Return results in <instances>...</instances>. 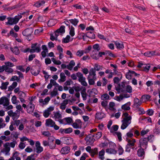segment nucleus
I'll list each match as a JSON object with an SVG mask.
<instances>
[{"instance_id": "1", "label": "nucleus", "mask_w": 160, "mask_h": 160, "mask_svg": "<svg viewBox=\"0 0 160 160\" xmlns=\"http://www.w3.org/2000/svg\"><path fill=\"white\" fill-rule=\"evenodd\" d=\"M132 112H130V114L128 112H123L121 122L122 124L121 126V128L124 130L132 122V117L131 114Z\"/></svg>"}, {"instance_id": "2", "label": "nucleus", "mask_w": 160, "mask_h": 160, "mask_svg": "<svg viewBox=\"0 0 160 160\" xmlns=\"http://www.w3.org/2000/svg\"><path fill=\"white\" fill-rule=\"evenodd\" d=\"M31 48H32L30 49V52H39L41 50V44L38 43L37 42L32 44L31 45Z\"/></svg>"}, {"instance_id": "3", "label": "nucleus", "mask_w": 160, "mask_h": 160, "mask_svg": "<svg viewBox=\"0 0 160 160\" xmlns=\"http://www.w3.org/2000/svg\"><path fill=\"white\" fill-rule=\"evenodd\" d=\"M58 121L64 125H70L73 122V120L71 117H68L64 118L62 119H59Z\"/></svg>"}, {"instance_id": "4", "label": "nucleus", "mask_w": 160, "mask_h": 160, "mask_svg": "<svg viewBox=\"0 0 160 160\" xmlns=\"http://www.w3.org/2000/svg\"><path fill=\"white\" fill-rule=\"evenodd\" d=\"M95 139L94 138L93 135L91 134L87 136L84 138V140L86 142V143L87 145L92 144L94 142Z\"/></svg>"}, {"instance_id": "5", "label": "nucleus", "mask_w": 160, "mask_h": 160, "mask_svg": "<svg viewBox=\"0 0 160 160\" xmlns=\"http://www.w3.org/2000/svg\"><path fill=\"white\" fill-rule=\"evenodd\" d=\"M72 125L74 128L80 129L82 127V122L80 119H77L75 120L74 122H73L72 123Z\"/></svg>"}, {"instance_id": "6", "label": "nucleus", "mask_w": 160, "mask_h": 160, "mask_svg": "<svg viewBox=\"0 0 160 160\" xmlns=\"http://www.w3.org/2000/svg\"><path fill=\"white\" fill-rule=\"evenodd\" d=\"M146 138H142L139 140L140 147L146 149L148 147V142Z\"/></svg>"}, {"instance_id": "7", "label": "nucleus", "mask_w": 160, "mask_h": 160, "mask_svg": "<svg viewBox=\"0 0 160 160\" xmlns=\"http://www.w3.org/2000/svg\"><path fill=\"white\" fill-rule=\"evenodd\" d=\"M0 104H3L4 106H7L9 104V100L6 97H3L0 98Z\"/></svg>"}, {"instance_id": "8", "label": "nucleus", "mask_w": 160, "mask_h": 160, "mask_svg": "<svg viewBox=\"0 0 160 160\" xmlns=\"http://www.w3.org/2000/svg\"><path fill=\"white\" fill-rule=\"evenodd\" d=\"M54 110V107L52 106L49 107L43 112V116L46 118L49 117L51 114V112Z\"/></svg>"}, {"instance_id": "9", "label": "nucleus", "mask_w": 160, "mask_h": 160, "mask_svg": "<svg viewBox=\"0 0 160 160\" xmlns=\"http://www.w3.org/2000/svg\"><path fill=\"white\" fill-rule=\"evenodd\" d=\"M8 21L6 22L7 24H8L12 25L13 24H16L18 23L19 20V18L15 17L14 18H8Z\"/></svg>"}, {"instance_id": "10", "label": "nucleus", "mask_w": 160, "mask_h": 160, "mask_svg": "<svg viewBox=\"0 0 160 160\" xmlns=\"http://www.w3.org/2000/svg\"><path fill=\"white\" fill-rule=\"evenodd\" d=\"M137 154L138 157H141V159H144L145 154L144 148L140 147L137 150Z\"/></svg>"}, {"instance_id": "11", "label": "nucleus", "mask_w": 160, "mask_h": 160, "mask_svg": "<svg viewBox=\"0 0 160 160\" xmlns=\"http://www.w3.org/2000/svg\"><path fill=\"white\" fill-rule=\"evenodd\" d=\"M65 32V27L64 26H61L60 28L58 29L55 32V35L58 37L59 34H61Z\"/></svg>"}, {"instance_id": "12", "label": "nucleus", "mask_w": 160, "mask_h": 160, "mask_svg": "<svg viewBox=\"0 0 160 160\" xmlns=\"http://www.w3.org/2000/svg\"><path fill=\"white\" fill-rule=\"evenodd\" d=\"M126 141L128 142L127 146H129L130 147H132V148L134 146L135 143L136 142V140L135 139L132 138H127Z\"/></svg>"}, {"instance_id": "13", "label": "nucleus", "mask_w": 160, "mask_h": 160, "mask_svg": "<svg viewBox=\"0 0 160 160\" xmlns=\"http://www.w3.org/2000/svg\"><path fill=\"white\" fill-rule=\"evenodd\" d=\"M35 108V106L33 103H28L27 107V112L28 113H31Z\"/></svg>"}, {"instance_id": "14", "label": "nucleus", "mask_w": 160, "mask_h": 160, "mask_svg": "<svg viewBox=\"0 0 160 160\" xmlns=\"http://www.w3.org/2000/svg\"><path fill=\"white\" fill-rule=\"evenodd\" d=\"M141 104L142 102L138 98H136L134 99L133 107L134 108H138Z\"/></svg>"}, {"instance_id": "15", "label": "nucleus", "mask_w": 160, "mask_h": 160, "mask_svg": "<svg viewBox=\"0 0 160 160\" xmlns=\"http://www.w3.org/2000/svg\"><path fill=\"white\" fill-rule=\"evenodd\" d=\"M113 42L118 49L121 50L124 48V45L122 42L117 41H114Z\"/></svg>"}, {"instance_id": "16", "label": "nucleus", "mask_w": 160, "mask_h": 160, "mask_svg": "<svg viewBox=\"0 0 160 160\" xmlns=\"http://www.w3.org/2000/svg\"><path fill=\"white\" fill-rule=\"evenodd\" d=\"M88 78L97 79L96 77V71L93 69H91L89 72V75Z\"/></svg>"}, {"instance_id": "17", "label": "nucleus", "mask_w": 160, "mask_h": 160, "mask_svg": "<svg viewBox=\"0 0 160 160\" xmlns=\"http://www.w3.org/2000/svg\"><path fill=\"white\" fill-rule=\"evenodd\" d=\"M70 150V148L69 147H64L62 148L61 152L62 154H66L69 152Z\"/></svg>"}, {"instance_id": "18", "label": "nucleus", "mask_w": 160, "mask_h": 160, "mask_svg": "<svg viewBox=\"0 0 160 160\" xmlns=\"http://www.w3.org/2000/svg\"><path fill=\"white\" fill-rule=\"evenodd\" d=\"M98 52L96 50H93L91 52V56L93 59L96 60L99 59V56L98 54Z\"/></svg>"}, {"instance_id": "19", "label": "nucleus", "mask_w": 160, "mask_h": 160, "mask_svg": "<svg viewBox=\"0 0 160 160\" xmlns=\"http://www.w3.org/2000/svg\"><path fill=\"white\" fill-rule=\"evenodd\" d=\"M73 39V38H71L70 35H67L65 38H63L62 39V42L63 43H68L70 41H72Z\"/></svg>"}, {"instance_id": "20", "label": "nucleus", "mask_w": 160, "mask_h": 160, "mask_svg": "<svg viewBox=\"0 0 160 160\" xmlns=\"http://www.w3.org/2000/svg\"><path fill=\"white\" fill-rule=\"evenodd\" d=\"M55 122L50 119H49L46 120L45 124L47 126H50L52 127L55 124Z\"/></svg>"}, {"instance_id": "21", "label": "nucleus", "mask_w": 160, "mask_h": 160, "mask_svg": "<svg viewBox=\"0 0 160 160\" xmlns=\"http://www.w3.org/2000/svg\"><path fill=\"white\" fill-rule=\"evenodd\" d=\"M131 132L134 133V136L136 138H138L140 134L139 131L137 129L136 127L132 128L131 129Z\"/></svg>"}, {"instance_id": "22", "label": "nucleus", "mask_w": 160, "mask_h": 160, "mask_svg": "<svg viewBox=\"0 0 160 160\" xmlns=\"http://www.w3.org/2000/svg\"><path fill=\"white\" fill-rule=\"evenodd\" d=\"M105 117V114L102 112H97L96 114L95 118L97 119H102Z\"/></svg>"}, {"instance_id": "23", "label": "nucleus", "mask_w": 160, "mask_h": 160, "mask_svg": "<svg viewBox=\"0 0 160 160\" xmlns=\"http://www.w3.org/2000/svg\"><path fill=\"white\" fill-rule=\"evenodd\" d=\"M75 65V63L74 60H72L67 65V69L69 70H71L73 67Z\"/></svg>"}, {"instance_id": "24", "label": "nucleus", "mask_w": 160, "mask_h": 160, "mask_svg": "<svg viewBox=\"0 0 160 160\" xmlns=\"http://www.w3.org/2000/svg\"><path fill=\"white\" fill-rule=\"evenodd\" d=\"M130 102H128L122 106V110L126 111L130 109Z\"/></svg>"}, {"instance_id": "25", "label": "nucleus", "mask_w": 160, "mask_h": 160, "mask_svg": "<svg viewBox=\"0 0 160 160\" xmlns=\"http://www.w3.org/2000/svg\"><path fill=\"white\" fill-rule=\"evenodd\" d=\"M45 3L44 0H39L36 2L34 4V6L37 8H39L43 5Z\"/></svg>"}, {"instance_id": "26", "label": "nucleus", "mask_w": 160, "mask_h": 160, "mask_svg": "<svg viewBox=\"0 0 160 160\" xmlns=\"http://www.w3.org/2000/svg\"><path fill=\"white\" fill-rule=\"evenodd\" d=\"M69 34L70 36L71 37H73L75 35L74 28L72 25L71 26V27L69 28Z\"/></svg>"}, {"instance_id": "27", "label": "nucleus", "mask_w": 160, "mask_h": 160, "mask_svg": "<svg viewBox=\"0 0 160 160\" xmlns=\"http://www.w3.org/2000/svg\"><path fill=\"white\" fill-rule=\"evenodd\" d=\"M81 94L83 100H85L87 98V94L86 92V89L85 88H83L81 91Z\"/></svg>"}, {"instance_id": "28", "label": "nucleus", "mask_w": 160, "mask_h": 160, "mask_svg": "<svg viewBox=\"0 0 160 160\" xmlns=\"http://www.w3.org/2000/svg\"><path fill=\"white\" fill-rule=\"evenodd\" d=\"M105 154V150L102 149L99 152L98 158L101 160H103L104 159V155Z\"/></svg>"}, {"instance_id": "29", "label": "nucleus", "mask_w": 160, "mask_h": 160, "mask_svg": "<svg viewBox=\"0 0 160 160\" xmlns=\"http://www.w3.org/2000/svg\"><path fill=\"white\" fill-rule=\"evenodd\" d=\"M135 72L133 71H129V72L126 74V77L128 80H130L132 78V74L134 73Z\"/></svg>"}, {"instance_id": "30", "label": "nucleus", "mask_w": 160, "mask_h": 160, "mask_svg": "<svg viewBox=\"0 0 160 160\" xmlns=\"http://www.w3.org/2000/svg\"><path fill=\"white\" fill-rule=\"evenodd\" d=\"M91 156L92 157H93L95 155H98V149L97 148H95L94 149H92L90 152Z\"/></svg>"}, {"instance_id": "31", "label": "nucleus", "mask_w": 160, "mask_h": 160, "mask_svg": "<svg viewBox=\"0 0 160 160\" xmlns=\"http://www.w3.org/2000/svg\"><path fill=\"white\" fill-rule=\"evenodd\" d=\"M151 98V96L149 95H143L142 97L141 100L143 102H146L149 100Z\"/></svg>"}, {"instance_id": "32", "label": "nucleus", "mask_w": 160, "mask_h": 160, "mask_svg": "<svg viewBox=\"0 0 160 160\" xmlns=\"http://www.w3.org/2000/svg\"><path fill=\"white\" fill-rule=\"evenodd\" d=\"M9 143L8 142H6L4 145V151L6 153H8L10 151V148L9 147Z\"/></svg>"}, {"instance_id": "33", "label": "nucleus", "mask_w": 160, "mask_h": 160, "mask_svg": "<svg viewBox=\"0 0 160 160\" xmlns=\"http://www.w3.org/2000/svg\"><path fill=\"white\" fill-rule=\"evenodd\" d=\"M69 22L74 26H76L79 22L78 20L76 18L71 19L69 20Z\"/></svg>"}, {"instance_id": "34", "label": "nucleus", "mask_w": 160, "mask_h": 160, "mask_svg": "<svg viewBox=\"0 0 160 160\" xmlns=\"http://www.w3.org/2000/svg\"><path fill=\"white\" fill-rule=\"evenodd\" d=\"M60 79L58 80V81L62 82H64L66 79V77L63 72H61L60 74Z\"/></svg>"}, {"instance_id": "35", "label": "nucleus", "mask_w": 160, "mask_h": 160, "mask_svg": "<svg viewBox=\"0 0 160 160\" xmlns=\"http://www.w3.org/2000/svg\"><path fill=\"white\" fill-rule=\"evenodd\" d=\"M9 84L8 82H2L0 88L2 90H6L7 88V86Z\"/></svg>"}, {"instance_id": "36", "label": "nucleus", "mask_w": 160, "mask_h": 160, "mask_svg": "<svg viewBox=\"0 0 160 160\" xmlns=\"http://www.w3.org/2000/svg\"><path fill=\"white\" fill-rule=\"evenodd\" d=\"M22 35L26 37H28L31 35V33L29 29H26L22 32Z\"/></svg>"}, {"instance_id": "37", "label": "nucleus", "mask_w": 160, "mask_h": 160, "mask_svg": "<svg viewBox=\"0 0 160 160\" xmlns=\"http://www.w3.org/2000/svg\"><path fill=\"white\" fill-rule=\"evenodd\" d=\"M11 49L12 51L16 55H18L19 53V51L17 47H16L13 48H12Z\"/></svg>"}, {"instance_id": "38", "label": "nucleus", "mask_w": 160, "mask_h": 160, "mask_svg": "<svg viewBox=\"0 0 160 160\" xmlns=\"http://www.w3.org/2000/svg\"><path fill=\"white\" fill-rule=\"evenodd\" d=\"M85 36V33H84L83 32H78V35L77 36V38H78V39H83V40H84V37Z\"/></svg>"}, {"instance_id": "39", "label": "nucleus", "mask_w": 160, "mask_h": 160, "mask_svg": "<svg viewBox=\"0 0 160 160\" xmlns=\"http://www.w3.org/2000/svg\"><path fill=\"white\" fill-rule=\"evenodd\" d=\"M77 77L78 78V81L79 82L80 81L83 80V79L85 78L83 77V74L80 72H78L77 73Z\"/></svg>"}, {"instance_id": "40", "label": "nucleus", "mask_w": 160, "mask_h": 160, "mask_svg": "<svg viewBox=\"0 0 160 160\" xmlns=\"http://www.w3.org/2000/svg\"><path fill=\"white\" fill-rule=\"evenodd\" d=\"M151 68V66L149 64H148L145 66H143L142 67V70L146 72H148L149 70Z\"/></svg>"}, {"instance_id": "41", "label": "nucleus", "mask_w": 160, "mask_h": 160, "mask_svg": "<svg viewBox=\"0 0 160 160\" xmlns=\"http://www.w3.org/2000/svg\"><path fill=\"white\" fill-rule=\"evenodd\" d=\"M95 139H99L102 136L101 132H98L97 133L93 135Z\"/></svg>"}, {"instance_id": "42", "label": "nucleus", "mask_w": 160, "mask_h": 160, "mask_svg": "<svg viewBox=\"0 0 160 160\" xmlns=\"http://www.w3.org/2000/svg\"><path fill=\"white\" fill-rule=\"evenodd\" d=\"M106 151L107 153L110 154H116L117 152V151L116 150L111 148H107L106 149Z\"/></svg>"}, {"instance_id": "43", "label": "nucleus", "mask_w": 160, "mask_h": 160, "mask_svg": "<svg viewBox=\"0 0 160 160\" xmlns=\"http://www.w3.org/2000/svg\"><path fill=\"white\" fill-rule=\"evenodd\" d=\"M8 115L10 117H12L13 118L16 117L17 116V113L16 112H13L12 110H10L8 112Z\"/></svg>"}, {"instance_id": "44", "label": "nucleus", "mask_w": 160, "mask_h": 160, "mask_svg": "<svg viewBox=\"0 0 160 160\" xmlns=\"http://www.w3.org/2000/svg\"><path fill=\"white\" fill-rule=\"evenodd\" d=\"M84 53V50H79L76 52V55L78 57H81L83 55Z\"/></svg>"}, {"instance_id": "45", "label": "nucleus", "mask_w": 160, "mask_h": 160, "mask_svg": "<svg viewBox=\"0 0 160 160\" xmlns=\"http://www.w3.org/2000/svg\"><path fill=\"white\" fill-rule=\"evenodd\" d=\"M58 92L56 88H55L51 92L50 95L52 97L56 96L58 94Z\"/></svg>"}, {"instance_id": "46", "label": "nucleus", "mask_w": 160, "mask_h": 160, "mask_svg": "<svg viewBox=\"0 0 160 160\" xmlns=\"http://www.w3.org/2000/svg\"><path fill=\"white\" fill-rule=\"evenodd\" d=\"M88 80V83L90 85H93L95 84L94 81L96 79L93 78H87Z\"/></svg>"}, {"instance_id": "47", "label": "nucleus", "mask_w": 160, "mask_h": 160, "mask_svg": "<svg viewBox=\"0 0 160 160\" xmlns=\"http://www.w3.org/2000/svg\"><path fill=\"white\" fill-rule=\"evenodd\" d=\"M54 116L55 119H58V120L59 119H61V118H62V115L59 112L55 113Z\"/></svg>"}, {"instance_id": "48", "label": "nucleus", "mask_w": 160, "mask_h": 160, "mask_svg": "<svg viewBox=\"0 0 160 160\" xmlns=\"http://www.w3.org/2000/svg\"><path fill=\"white\" fill-rule=\"evenodd\" d=\"M118 154L119 155H121L123 153L124 150L122 147L119 145L118 146Z\"/></svg>"}, {"instance_id": "49", "label": "nucleus", "mask_w": 160, "mask_h": 160, "mask_svg": "<svg viewBox=\"0 0 160 160\" xmlns=\"http://www.w3.org/2000/svg\"><path fill=\"white\" fill-rule=\"evenodd\" d=\"M10 34L12 37L15 38L18 37V34L14 32L13 29H12L9 32Z\"/></svg>"}, {"instance_id": "50", "label": "nucleus", "mask_w": 160, "mask_h": 160, "mask_svg": "<svg viewBox=\"0 0 160 160\" xmlns=\"http://www.w3.org/2000/svg\"><path fill=\"white\" fill-rule=\"evenodd\" d=\"M11 138L8 136H2L0 137V139L1 140H5V141H9L10 139Z\"/></svg>"}, {"instance_id": "51", "label": "nucleus", "mask_w": 160, "mask_h": 160, "mask_svg": "<svg viewBox=\"0 0 160 160\" xmlns=\"http://www.w3.org/2000/svg\"><path fill=\"white\" fill-rule=\"evenodd\" d=\"M109 98V96L107 93H105L101 96V98L103 100H108Z\"/></svg>"}, {"instance_id": "52", "label": "nucleus", "mask_w": 160, "mask_h": 160, "mask_svg": "<svg viewBox=\"0 0 160 160\" xmlns=\"http://www.w3.org/2000/svg\"><path fill=\"white\" fill-rule=\"evenodd\" d=\"M36 98L37 97L36 96H32V97H29L28 98L29 101V103H32V102H34Z\"/></svg>"}, {"instance_id": "53", "label": "nucleus", "mask_w": 160, "mask_h": 160, "mask_svg": "<svg viewBox=\"0 0 160 160\" xmlns=\"http://www.w3.org/2000/svg\"><path fill=\"white\" fill-rule=\"evenodd\" d=\"M65 134H69L71 133L72 132L73 129L72 128L69 127L65 129Z\"/></svg>"}, {"instance_id": "54", "label": "nucleus", "mask_w": 160, "mask_h": 160, "mask_svg": "<svg viewBox=\"0 0 160 160\" xmlns=\"http://www.w3.org/2000/svg\"><path fill=\"white\" fill-rule=\"evenodd\" d=\"M132 88L129 85H127L126 87L127 92L129 93H131L132 92Z\"/></svg>"}, {"instance_id": "55", "label": "nucleus", "mask_w": 160, "mask_h": 160, "mask_svg": "<svg viewBox=\"0 0 160 160\" xmlns=\"http://www.w3.org/2000/svg\"><path fill=\"white\" fill-rule=\"evenodd\" d=\"M5 72L9 73H11L13 71V70L12 68L6 66L5 67Z\"/></svg>"}, {"instance_id": "56", "label": "nucleus", "mask_w": 160, "mask_h": 160, "mask_svg": "<svg viewBox=\"0 0 160 160\" xmlns=\"http://www.w3.org/2000/svg\"><path fill=\"white\" fill-rule=\"evenodd\" d=\"M85 78H84V79H83V80H81L79 82L81 83V84L82 85L84 86H88V84L87 82L85 81Z\"/></svg>"}, {"instance_id": "57", "label": "nucleus", "mask_w": 160, "mask_h": 160, "mask_svg": "<svg viewBox=\"0 0 160 160\" xmlns=\"http://www.w3.org/2000/svg\"><path fill=\"white\" fill-rule=\"evenodd\" d=\"M154 137V136L152 135H150L148 136L147 138H146L148 139L147 141L148 142H152L153 141V138Z\"/></svg>"}, {"instance_id": "58", "label": "nucleus", "mask_w": 160, "mask_h": 160, "mask_svg": "<svg viewBox=\"0 0 160 160\" xmlns=\"http://www.w3.org/2000/svg\"><path fill=\"white\" fill-rule=\"evenodd\" d=\"M88 156L86 153H84L80 158V160H85L87 158Z\"/></svg>"}, {"instance_id": "59", "label": "nucleus", "mask_w": 160, "mask_h": 160, "mask_svg": "<svg viewBox=\"0 0 160 160\" xmlns=\"http://www.w3.org/2000/svg\"><path fill=\"white\" fill-rule=\"evenodd\" d=\"M18 95L20 98H24L25 96V94L23 92L20 91L18 93Z\"/></svg>"}, {"instance_id": "60", "label": "nucleus", "mask_w": 160, "mask_h": 160, "mask_svg": "<svg viewBox=\"0 0 160 160\" xmlns=\"http://www.w3.org/2000/svg\"><path fill=\"white\" fill-rule=\"evenodd\" d=\"M93 48L95 50H97V51H99L100 49L99 48V45L98 44H96L93 46Z\"/></svg>"}, {"instance_id": "61", "label": "nucleus", "mask_w": 160, "mask_h": 160, "mask_svg": "<svg viewBox=\"0 0 160 160\" xmlns=\"http://www.w3.org/2000/svg\"><path fill=\"white\" fill-rule=\"evenodd\" d=\"M36 57V55L34 54L30 55L29 56L28 60L29 61H31Z\"/></svg>"}, {"instance_id": "62", "label": "nucleus", "mask_w": 160, "mask_h": 160, "mask_svg": "<svg viewBox=\"0 0 160 160\" xmlns=\"http://www.w3.org/2000/svg\"><path fill=\"white\" fill-rule=\"evenodd\" d=\"M154 111L152 109H149L147 111V113L149 116H152L153 115Z\"/></svg>"}, {"instance_id": "63", "label": "nucleus", "mask_w": 160, "mask_h": 160, "mask_svg": "<svg viewBox=\"0 0 160 160\" xmlns=\"http://www.w3.org/2000/svg\"><path fill=\"white\" fill-rule=\"evenodd\" d=\"M42 135L47 137L51 135V134L49 131H43L42 132Z\"/></svg>"}, {"instance_id": "64", "label": "nucleus", "mask_w": 160, "mask_h": 160, "mask_svg": "<svg viewBox=\"0 0 160 160\" xmlns=\"http://www.w3.org/2000/svg\"><path fill=\"white\" fill-rule=\"evenodd\" d=\"M25 160H35V158H33V155H31L28 156Z\"/></svg>"}]
</instances>
